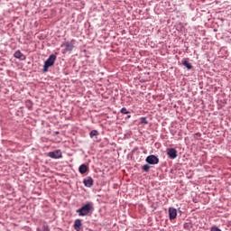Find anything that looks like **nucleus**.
Wrapping results in <instances>:
<instances>
[{"mask_svg": "<svg viewBox=\"0 0 231 231\" xmlns=\"http://www.w3.org/2000/svg\"><path fill=\"white\" fill-rule=\"evenodd\" d=\"M93 210V203L88 202L83 205L79 209H77L76 212L79 217L88 216L89 212Z\"/></svg>", "mask_w": 231, "mask_h": 231, "instance_id": "nucleus-1", "label": "nucleus"}, {"mask_svg": "<svg viewBox=\"0 0 231 231\" xmlns=\"http://www.w3.org/2000/svg\"><path fill=\"white\" fill-rule=\"evenodd\" d=\"M55 60H57V56L55 54L51 55L46 61L44 62L43 65V72L46 73L48 71L49 68H51L53 64H55Z\"/></svg>", "mask_w": 231, "mask_h": 231, "instance_id": "nucleus-2", "label": "nucleus"}, {"mask_svg": "<svg viewBox=\"0 0 231 231\" xmlns=\"http://www.w3.org/2000/svg\"><path fill=\"white\" fill-rule=\"evenodd\" d=\"M150 165H158L160 163V159L156 155H150L145 160Z\"/></svg>", "mask_w": 231, "mask_h": 231, "instance_id": "nucleus-3", "label": "nucleus"}, {"mask_svg": "<svg viewBox=\"0 0 231 231\" xmlns=\"http://www.w3.org/2000/svg\"><path fill=\"white\" fill-rule=\"evenodd\" d=\"M167 155L171 160H176L178 158V151H176L174 148H168Z\"/></svg>", "mask_w": 231, "mask_h": 231, "instance_id": "nucleus-4", "label": "nucleus"}, {"mask_svg": "<svg viewBox=\"0 0 231 231\" xmlns=\"http://www.w3.org/2000/svg\"><path fill=\"white\" fill-rule=\"evenodd\" d=\"M49 156H50V158H54L55 160H57L59 158H62V152H60V150L50 152Z\"/></svg>", "mask_w": 231, "mask_h": 231, "instance_id": "nucleus-5", "label": "nucleus"}, {"mask_svg": "<svg viewBox=\"0 0 231 231\" xmlns=\"http://www.w3.org/2000/svg\"><path fill=\"white\" fill-rule=\"evenodd\" d=\"M169 216H170V219H176V217L178 216V210H176V208H169Z\"/></svg>", "mask_w": 231, "mask_h": 231, "instance_id": "nucleus-6", "label": "nucleus"}, {"mask_svg": "<svg viewBox=\"0 0 231 231\" xmlns=\"http://www.w3.org/2000/svg\"><path fill=\"white\" fill-rule=\"evenodd\" d=\"M62 47H64L67 51H73V48H75V46H73V43L69 42H63V44L61 45V48Z\"/></svg>", "mask_w": 231, "mask_h": 231, "instance_id": "nucleus-7", "label": "nucleus"}, {"mask_svg": "<svg viewBox=\"0 0 231 231\" xmlns=\"http://www.w3.org/2000/svg\"><path fill=\"white\" fill-rule=\"evenodd\" d=\"M15 59H19V60H26V56L21 52V51H16L14 54Z\"/></svg>", "mask_w": 231, "mask_h": 231, "instance_id": "nucleus-8", "label": "nucleus"}, {"mask_svg": "<svg viewBox=\"0 0 231 231\" xmlns=\"http://www.w3.org/2000/svg\"><path fill=\"white\" fill-rule=\"evenodd\" d=\"M83 183L85 187H93V178L87 177L86 179H84Z\"/></svg>", "mask_w": 231, "mask_h": 231, "instance_id": "nucleus-9", "label": "nucleus"}, {"mask_svg": "<svg viewBox=\"0 0 231 231\" xmlns=\"http://www.w3.org/2000/svg\"><path fill=\"white\" fill-rule=\"evenodd\" d=\"M80 226H82V220L78 218L74 221V230L80 231Z\"/></svg>", "mask_w": 231, "mask_h": 231, "instance_id": "nucleus-10", "label": "nucleus"}, {"mask_svg": "<svg viewBox=\"0 0 231 231\" xmlns=\"http://www.w3.org/2000/svg\"><path fill=\"white\" fill-rule=\"evenodd\" d=\"M88 170L89 168L86 164H81L79 168L80 174H86V172H88Z\"/></svg>", "mask_w": 231, "mask_h": 231, "instance_id": "nucleus-11", "label": "nucleus"}, {"mask_svg": "<svg viewBox=\"0 0 231 231\" xmlns=\"http://www.w3.org/2000/svg\"><path fill=\"white\" fill-rule=\"evenodd\" d=\"M183 228H185V230H190V228H192V223L190 221L184 223Z\"/></svg>", "mask_w": 231, "mask_h": 231, "instance_id": "nucleus-12", "label": "nucleus"}, {"mask_svg": "<svg viewBox=\"0 0 231 231\" xmlns=\"http://www.w3.org/2000/svg\"><path fill=\"white\" fill-rule=\"evenodd\" d=\"M182 65L185 66L188 69H192V64L187 60L182 61Z\"/></svg>", "mask_w": 231, "mask_h": 231, "instance_id": "nucleus-13", "label": "nucleus"}, {"mask_svg": "<svg viewBox=\"0 0 231 231\" xmlns=\"http://www.w3.org/2000/svg\"><path fill=\"white\" fill-rule=\"evenodd\" d=\"M97 135H98V131H97V130H92V131L89 133L90 138H93V136H97Z\"/></svg>", "mask_w": 231, "mask_h": 231, "instance_id": "nucleus-14", "label": "nucleus"}, {"mask_svg": "<svg viewBox=\"0 0 231 231\" xmlns=\"http://www.w3.org/2000/svg\"><path fill=\"white\" fill-rule=\"evenodd\" d=\"M151 169V166H149V164H145L143 166V171H144V172H149Z\"/></svg>", "mask_w": 231, "mask_h": 231, "instance_id": "nucleus-15", "label": "nucleus"}, {"mask_svg": "<svg viewBox=\"0 0 231 231\" xmlns=\"http://www.w3.org/2000/svg\"><path fill=\"white\" fill-rule=\"evenodd\" d=\"M121 113H122V115H129V111H127V108H125V107H123L121 109Z\"/></svg>", "mask_w": 231, "mask_h": 231, "instance_id": "nucleus-16", "label": "nucleus"}, {"mask_svg": "<svg viewBox=\"0 0 231 231\" xmlns=\"http://www.w3.org/2000/svg\"><path fill=\"white\" fill-rule=\"evenodd\" d=\"M141 123L144 125L149 124V122L147 121V117H141Z\"/></svg>", "mask_w": 231, "mask_h": 231, "instance_id": "nucleus-17", "label": "nucleus"}, {"mask_svg": "<svg viewBox=\"0 0 231 231\" xmlns=\"http://www.w3.org/2000/svg\"><path fill=\"white\" fill-rule=\"evenodd\" d=\"M211 231H221L217 226H214L211 227Z\"/></svg>", "mask_w": 231, "mask_h": 231, "instance_id": "nucleus-18", "label": "nucleus"}, {"mask_svg": "<svg viewBox=\"0 0 231 231\" xmlns=\"http://www.w3.org/2000/svg\"><path fill=\"white\" fill-rule=\"evenodd\" d=\"M128 118H131V116H128Z\"/></svg>", "mask_w": 231, "mask_h": 231, "instance_id": "nucleus-19", "label": "nucleus"}, {"mask_svg": "<svg viewBox=\"0 0 231 231\" xmlns=\"http://www.w3.org/2000/svg\"><path fill=\"white\" fill-rule=\"evenodd\" d=\"M56 134H59V132H56Z\"/></svg>", "mask_w": 231, "mask_h": 231, "instance_id": "nucleus-20", "label": "nucleus"}]
</instances>
